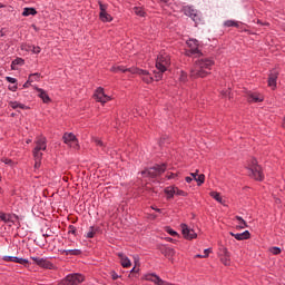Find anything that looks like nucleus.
I'll use <instances>...</instances> for the list:
<instances>
[{
	"label": "nucleus",
	"mask_w": 285,
	"mask_h": 285,
	"mask_svg": "<svg viewBox=\"0 0 285 285\" xmlns=\"http://www.w3.org/2000/svg\"><path fill=\"white\" fill-rule=\"evenodd\" d=\"M165 230L168 233V235H171V237H179V234L170 227H166Z\"/></svg>",
	"instance_id": "nucleus-35"
},
{
	"label": "nucleus",
	"mask_w": 285,
	"mask_h": 285,
	"mask_svg": "<svg viewBox=\"0 0 285 285\" xmlns=\"http://www.w3.org/2000/svg\"><path fill=\"white\" fill-rule=\"evenodd\" d=\"M41 77L40 73H32L29 76V81L32 82V81H39V78Z\"/></svg>",
	"instance_id": "nucleus-37"
},
{
	"label": "nucleus",
	"mask_w": 285,
	"mask_h": 285,
	"mask_svg": "<svg viewBox=\"0 0 285 285\" xmlns=\"http://www.w3.org/2000/svg\"><path fill=\"white\" fill-rule=\"evenodd\" d=\"M92 141L96 144V146H99L100 148H104V141L99 138H92Z\"/></svg>",
	"instance_id": "nucleus-39"
},
{
	"label": "nucleus",
	"mask_w": 285,
	"mask_h": 285,
	"mask_svg": "<svg viewBox=\"0 0 285 285\" xmlns=\"http://www.w3.org/2000/svg\"><path fill=\"white\" fill-rule=\"evenodd\" d=\"M238 226H244V224L240 223V225H238Z\"/></svg>",
	"instance_id": "nucleus-60"
},
{
	"label": "nucleus",
	"mask_w": 285,
	"mask_h": 285,
	"mask_svg": "<svg viewBox=\"0 0 285 285\" xmlns=\"http://www.w3.org/2000/svg\"><path fill=\"white\" fill-rule=\"evenodd\" d=\"M10 107H11L13 110H17V108H19V102H17V101L10 102Z\"/></svg>",
	"instance_id": "nucleus-44"
},
{
	"label": "nucleus",
	"mask_w": 285,
	"mask_h": 285,
	"mask_svg": "<svg viewBox=\"0 0 285 285\" xmlns=\"http://www.w3.org/2000/svg\"><path fill=\"white\" fill-rule=\"evenodd\" d=\"M3 262H14L16 264H21L22 266H28L30 263L26 258H19L17 256H3Z\"/></svg>",
	"instance_id": "nucleus-16"
},
{
	"label": "nucleus",
	"mask_w": 285,
	"mask_h": 285,
	"mask_svg": "<svg viewBox=\"0 0 285 285\" xmlns=\"http://www.w3.org/2000/svg\"><path fill=\"white\" fill-rule=\"evenodd\" d=\"M210 197H213V199H216V202H218L219 204H222V195H219V193H217V191H212V193H210Z\"/></svg>",
	"instance_id": "nucleus-33"
},
{
	"label": "nucleus",
	"mask_w": 285,
	"mask_h": 285,
	"mask_svg": "<svg viewBox=\"0 0 285 285\" xmlns=\"http://www.w3.org/2000/svg\"><path fill=\"white\" fill-rule=\"evenodd\" d=\"M97 234V229L95 227H89V233H87L86 237L88 239H92V237H95V235Z\"/></svg>",
	"instance_id": "nucleus-31"
},
{
	"label": "nucleus",
	"mask_w": 285,
	"mask_h": 285,
	"mask_svg": "<svg viewBox=\"0 0 285 285\" xmlns=\"http://www.w3.org/2000/svg\"><path fill=\"white\" fill-rule=\"evenodd\" d=\"M165 193L167 195V199H173V197H175V187L165 188Z\"/></svg>",
	"instance_id": "nucleus-25"
},
{
	"label": "nucleus",
	"mask_w": 285,
	"mask_h": 285,
	"mask_svg": "<svg viewBox=\"0 0 285 285\" xmlns=\"http://www.w3.org/2000/svg\"><path fill=\"white\" fill-rule=\"evenodd\" d=\"M110 277H111L114 281H116V279H119L120 276L118 275L117 272L111 271V272H110Z\"/></svg>",
	"instance_id": "nucleus-42"
},
{
	"label": "nucleus",
	"mask_w": 285,
	"mask_h": 285,
	"mask_svg": "<svg viewBox=\"0 0 285 285\" xmlns=\"http://www.w3.org/2000/svg\"><path fill=\"white\" fill-rule=\"evenodd\" d=\"M215 66V60L210 58H200L198 59L193 68L190 69V78L191 79H199L207 77L209 73L208 70Z\"/></svg>",
	"instance_id": "nucleus-1"
},
{
	"label": "nucleus",
	"mask_w": 285,
	"mask_h": 285,
	"mask_svg": "<svg viewBox=\"0 0 285 285\" xmlns=\"http://www.w3.org/2000/svg\"><path fill=\"white\" fill-rule=\"evenodd\" d=\"M28 52H33V55H39L41 52V47L28 46Z\"/></svg>",
	"instance_id": "nucleus-29"
},
{
	"label": "nucleus",
	"mask_w": 285,
	"mask_h": 285,
	"mask_svg": "<svg viewBox=\"0 0 285 285\" xmlns=\"http://www.w3.org/2000/svg\"><path fill=\"white\" fill-rule=\"evenodd\" d=\"M163 3H168L170 0H160Z\"/></svg>",
	"instance_id": "nucleus-54"
},
{
	"label": "nucleus",
	"mask_w": 285,
	"mask_h": 285,
	"mask_svg": "<svg viewBox=\"0 0 285 285\" xmlns=\"http://www.w3.org/2000/svg\"><path fill=\"white\" fill-rule=\"evenodd\" d=\"M175 177V174H173L171 176H169V179H173Z\"/></svg>",
	"instance_id": "nucleus-58"
},
{
	"label": "nucleus",
	"mask_w": 285,
	"mask_h": 285,
	"mask_svg": "<svg viewBox=\"0 0 285 285\" xmlns=\"http://www.w3.org/2000/svg\"><path fill=\"white\" fill-rule=\"evenodd\" d=\"M277 77H279V72L277 70H272L268 76V86L272 90H275L277 88Z\"/></svg>",
	"instance_id": "nucleus-14"
},
{
	"label": "nucleus",
	"mask_w": 285,
	"mask_h": 285,
	"mask_svg": "<svg viewBox=\"0 0 285 285\" xmlns=\"http://www.w3.org/2000/svg\"><path fill=\"white\" fill-rule=\"evenodd\" d=\"M14 66H23V59L18 58V59L13 60L11 63L12 70H14Z\"/></svg>",
	"instance_id": "nucleus-34"
},
{
	"label": "nucleus",
	"mask_w": 285,
	"mask_h": 285,
	"mask_svg": "<svg viewBox=\"0 0 285 285\" xmlns=\"http://www.w3.org/2000/svg\"><path fill=\"white\" fill-rule=\"evenodd\" d=\"M175 195H178V196H185L186 195V191L184 190H180L179 188L175 187Z\"/></svg>",
	"instance_id": "nucleus-41"
},
{
	"label": "nucleus",
	"mask_w": 285,
	"mask_h": 285,
	"mask_svg": "<svg viewBox=\"0 0 285 285\" xmlns=\"http://www.w3.org/2000/svg\"><path fill=\"white\" fill-rule=\"evenodd\" d=\"M165 257H175V250L170 247H167L163 250Z\"/></svg>",
	"instance_id": "nucleus-28"
},
{
	"label": "nucleus",
	"mask_w": 285,
	"mask_h": 285,
	"mask_svg": "<svg viewBox=\"0 0 285 285\" xmlns=\"http://www.w3.org/2000/svg\"><path fill=\"white\" fill-rule=\"evenodd\" d=\"M163 173H166V165H156L154 167H150L147 170L141 171V175L145 177H159V175H163Z\"/></svg>",
	"instance_id": "nucleus-7"
},
{
	"label": "nucleus",
	"mask_w": 285,
	"mask_h": 285,
	"mask_svg": "<svg viewBox=\"0 0 285 285\" xmlns=\"http://www.w3.org/2000/svg\"><path fill=\"white\" fill-rule=\"evenodd\" d=\"M269 252L272 253V255H279V253H282V249L279 247H272L269 248Z\"/></svg>",
	"instance_id": "nucleus-38"
},
{
	"label": "nucleus",
	"mask_w": 285,
	"mask_h": 285,
	"mask_svg": "<svg viewBox=\"0 0 285 285\" xmlns=\"http://www.w3.org/2000/svg\"><path fill=\"white\" fill-rule=\"evenodd\" d=\"M188 50L187 55L188 57H202V51L199 50V41L197 39H189L187 41Z\"/></svg>",
	"instance_id": "nucleus-8"
},
{
	"label": "nucleus",
	"mask_w": 285,
	"mask_h": 285,
	"mask_svg": "<svg viewBox=\"0 0 285 285\" xmlns=\"http://www.w3.org/2000/svg\"><path fill=\"white\" fill-rule=\"evenodd\" d=\"M248 170H249V176H252L253 179H256V181L264 180V173L262 171V167L257 165V159L252 158L249 160Z\"/></svg>",
	"instance_id": "nucleus-4"
},
{
	"label": "nucleus",
	"mask_w": 285,
	"mask_h": 285,
	"mask_svg": "<svg viewBox=\"0 0 285 285\" xmlns=\"http://www.w3.org/2000/svg\"><path fill=\"white\" fill-rule=\"evenodd\" d=\"M111 70L112 72H130L131 75H139L142 81H145V83H153V81H157L155 79V73L153 76L147 70L139 69L137 67L127 68V69L124 67H114Z\"/></svg>",
	"instance_id": "nucleus-3"
},
{
	"label": "nucleus",
	"mask_w": 285,
	"mask_h": 285,
	"mask_svg": "<svg viewBox=\"0 0 285 285\" xmlns=\"http://www.w3.org/2000/svg\"><path fill=\"white\" fill-rule=\"evenodd\" d=\"M198 174H199V170H196L195 173H191L190 176L191 178L197 179V177L199 176Z\"/></svg>",
	"instance_id": "nucleus-46"
},
{
	"label": "nucleus",
	"mask_w": 285,
	"mask_h": 285,
	"mask_svg": "<svg viewBox=\"0 0 285 285\" xmlns=\"http://www.w3.org/2000/svg\"><path fill=\"white\" fill-rule=\"evenodd\" d=\"M131 273H139V269H138L137 267H134V268L131 269Z\"/></svg>",
	"instance_id": "nucleus-51"
},
{
	"label": "nucleus",
	"mask_w": 285,
	"mask_h": 285,
	"mask_svg": "<svg viewBox=\"0 0 285 285\" xmlns=\"http://www.w3.org/2000/svg\"><path fill=\"white\" fill-rule=\"evenodd\" d=\"M18 108H20L21 110H24L26 105H23V104H21V102H18Z\"/></svg>",
	"instance_id": "nucleus-47"
},
{
	"label": "nucleus",
	"mask_w": 285,
	"mask_h": 285,
	"mask_svg": "<svg viewBox=\"0 0 285 285\" xmlns=\"http://www.w3.org/2000/svg\"><path fill=\"white\" fill-rule=\"evenodd\" d=\"M196 257H200V258H202V257H204V255H199V254H198V255H196Z\"/></svg>",
	"instance_id": "nucleus-59"
},
{
	"label": "nucleus",
	"mask_w": 285,
	"mask_h": 285,
	"mask_svg": "<svg viewBox=\"0 0 285 285\" xmlns=\"http://www.w3.org/2000/svg\"><path fill=\"white\" fill-rule=\"evenodd\" d=\"M180 228H181V233H183V236L185 237V239H196L197 233H195L194 229H190L188 227V225L181 224Z\"/></svg>",
	"instance_id": "nucleus-13"
},
{
	"label": "nucleus",
	"mask_w": 285,
	"mask_h": 285,
	"mask_svg": "<svg viewBox=\"0 0 285 285\" xmlns=\"http://www.w3.org/2000/svg\"><path fill=\"white\" fill-rule=\"evenodd\" d=\"M180 81H186V73H181V76H180Z\"/></svg>",
	"instance_id": "nucleus-49"
},
{
	"label": "nucleus",
	"mask_w": 285,
	"mask_h": 285,
	"mask_svg": "<svg viewBox=\"0 0 285 285\" xmlns=\"http://www.w3.org/2000/svg\"><path fill=\"white\" fill-rule=\"evenodd\" d=\"M166 141V138H161L160 144H164Z\"/></svg>",
	"instance_id": "nucleus-57"
},
{
	"label": "nucleus",
	"mask_w": 285,
	"mask_h": 285,
	"mask_svg": "<svg viewBox=\"0 0 285 285\" xmlns=\"http://www.w3.org/2000/svg\"><path fill=\"white\" fill-rule=\"evenodd\" d=\"M99 8H100V21H104V23H109V21H112V16H110V13H108V4H104L101 2H99Z\"/></svg>",
	"instance_id": "nucleus-10"
},
{
	"label": "nucleus",
	"mask_w": 285,
	"mask_h": 285,
	"mask_svg": "<svg viewBox=\"0 0 285 285\" xmlns=\"http://www.w3.org/2000/svg\"><path fill=\"white\" fill-rule=\"evenodd\" d=\"M9 90H12V92H14V90H17V86L9 88Z\"/></svg>",
	"instance_id": "nucleus-52"
},
{
	"label": "nucleus",
	"mask_w": 285,
	"mask_h": 285,
	"mask_svg": "<svg viewBox=\"0 0 285 285\" xmlns=\"http://www.w3.org/2000/svg\"><path fill=\"white\" fill-rule=\"evenodd\" d=\"M70 228H71L70 233L75 234L76 230H77V229L75 228V226H70Z\"/></svg>",
	"instance_id": "nucleus-50"
},
{
	"label": "nucleus",
	"mask_w": 285,
	"mask_h": 285,
	"mask_svg": "<svg viewBox=\"0 0 285 285\" xmlns=\"http://www.w3.org/2000/svg\"><path fill=\"white\" fill-rule=\"evenodd\" d=\"M95 99L100 104H108V101H110V96L106 95L104 88L99 87L95 92Z\"/></svg>",
	"instance_id": "nucleus-12"
},
{
	"label": "nucleus",
	"mask_w": 285,
	"mask_h": 285,
	"mask_svg": "<svg viewBox=\"0 0 285 285\" xmlns=\"http://www.w3.org/2000/svg\"><path fill=\"white\" fill-rule=\"evenodd\" d=\"M144 277L147 282H153L157 285H168V283L161 279L157 274H146Z\"/></svg>",
	"instance_id": "nucleus-15"
},
{
	"label": "nucleus",
	"mask_w": 285,
	"mask_h": 285,
	"mask_svg": "<svg viewBox=\"0 0 285 285\" xmlns=\"http://www.w3.org/2000/svg\"><path fill=\"white\" fill-rule=\"evenodd\" d=\"M6 80L9 82V83H17V80L12 77H7Z\"/></svg>",
	"instance_id": "nucleus-45"
},
{
	"label": "nucleus",
	"mask_w": 285,
	"mask_h": 285,
	"mask_svg": "<svg viewBox=\"0 0 285 285\" xmlns=\"http://www.w3.org/2000/svg\"><path fill=\"white\" fill-rule=\"evenodd\" d=\"M185 14L187 17H190L191 19H195V17H197V12L195 11V9H193L190 7L185 8Z\"/></svg>",
	"instance_id": "nucleus-24"
},
{
	"label": "nucleus",
	"mask_w": 285,
	"mask_h": 285,
	"mask_svg": "<svg viewBox=\"0 0 285 285\" xmlns=\"http://www.w3.org/2000/svg\"><path fill=\"white\" fill-rule=\"evenodd\" d=\"M35 145L36 147L33 148V151H32L33 157L39 159L40 157H43V153H41V150L46 151L48 148L47 140L45 137H39L35 140Z\"/></svg>",
	"instance_id": "nucleus-6"
},
{
	"label": "nucleus",
	"mask_w": 285,
	"mask_h": 285,
	"mask_svg": "<svg viewBox=\"0 0 285 285\" xmlns=\"http://www.w3.org/2000/svg\"><path fill=\"white\" fill-rule=\"evenodd\" d=\"M37 14V9L35 8H24L22 12V17H35Z\"/></svg>",
	"instance_id": "nucleus-22"
},
{
	"label": "nucleus",
	"mask_w": 285,
	"mask_h": 285,
	"mask_svg": "<svg viewBox=\"0 0 285 285\" xmlns=\"http://www.w3.org/2000/svg\"><path fill=\"white\" fill-rule=\"evenodd\" d=\"M134 12L137 14V17H146V11H144V8L141 7H134Z\"/></svg>",
	"instance_id": "nucleus-26"
},
{
	"label": "nucleus",
	"mask_w": 285,
	"mask_h": 285,
	"mask_svg": "<svg viewBox=\"0 0 285 285\" xmlns=\"http://www.w3.org/2000/svg\"><path fill=\"white\" fill-rule=\"evenodd\" d=\"M62 139L65 144H67V146H70V148H79V140L77 139V136H75V134L67 132L63 135Z\"/></svg>",
	"instance_id": "nucleus-9"
},
{
	"label": "nucleus",
	"mask_w": 285,
	"mask_h": 285,
	"mask_svg": "<svg viewBox=\"0 0 285 285\" xmlns=\"http://www.w3.org/2000/svg\"><path fill=\"white\" fill-rule=\"evenodd\" d=\"M224 26H226V28H237V26H239V22H236L235 20H227L224 22Z\"/></svg>",
	"instance_id": "nucleus-30"
},
{
	"label": "nucleus",
	"mask_w": 285,
	"mask_h": 285,
	"mask_svg": "<svg viewBox=\"0 0 285 285\" xmlns=\"http://www.w3.org/2000/svg\"><path fill=\"white\" fill-rule=\"evenodd\" d=\"M193 177H190V176H187L186 178H185V180L187 181V184H190V181H193Z\"/></svg>",
	"instance_id": "nucleus-48"
},
{
	"label": "nucleus",
	"mask_w": 285,
	"mask_h": 285,
	"mask_svg": "<svg viewBox=\"0 0 285 285\" xmlns=\"http://www.w3.org/2000/svg\"><path fill=\"white\" fill-rule=\"evenodd\" d=\"M37 92H38V97H40V99H42L43 104H49L50 96H48L46 90L38 88Z\"/></svg>",
	"instance_id": "nucleus-20"
},
{
	"label": "nucleus",
	"mask_w": 285,
	"mask_h": 285,
	"mask_svg": "<svg viewBox=\"0 0 285 285\" xmlns=\"http://www.w3.org/2000/svg\"><path fill=\"white\" fill-rule=\"evenodd\" d=\"M66 255H81L80 249H67L65 250Z\"/></svg>",
	"instance_id": "nucleus-36"
},
{
	"label": "nucleus",
	"mask_w": 285,
	"mask_h": 285,
	"mask_svg": "<svg viewBox=\"0 0 285 285\" xmlns=\"http://www.w3.org/2000/svg\"><path fill=\"white\" fill-rule=\"evenodd\" d=\"M210 253H213V250H212L210 248L205 249V250H204L203 258L208 257V255H210Z\"/></svg>",
	"instance_id": "nucleus-43"
},
{
	"label": "nucleus",
	"mask_w": 285,
	"mask_h": 285,
	"mask_svg": "<svg viewBox=\"0 0 285 285\" xmlns=\"http://www.w3.org/2000/svg\"><path fill=\"white\" fill-rule=\"evenodd\" d=\"M236 219L239 224H243V226H236V230H244V228H248V224H246V220H244L242 216H236Z\"/></svg>",
	"instance_id": "nucleus-23"
},
{
	"label": "nucleus",
	"mask_w": 285,
	"mask_h": 285,
	"mask_svg": "<svg viewBox=\"0 0 285 285\" xmlns=\"http://www.w3.org/2000/svg\"><path fill=\"white\" fill-rule=\"evenodd\" d=\"M167 242H175V239L168 237V238H167Z\"/></svg>",
	"instance_id": "nucleus-55"
},
{
	"label": "nucleus",
	"mask_w": 285,
	"mask_h": 285,
	"mask_svg": "<svg viewBox=\"0 0 285 285\" xmlns=\"http://www.w3.org/2000/svg\"><path fill=\"white\" fill-rule=\"evenodd\" d=\"M195 181H197L198 186H202V184H204V181H206V176L204 174H200L196 177Z\"/></svg>",
	"instance_id": "nucleus-32"
},
{
	"label": "nucleus",
	"mask_w": 285,
	"mask_h": 285,
	"mask_svg": "<svg viewBox=\"0 0 285 285\" xmlns=\"http://www.w3.org/2000/svg\"><path fill=\"white\" fill-rule=\"evenodd\" d=\"M118 257L120 259L122 268H130L132 266V263H130V258L126 256L124 253H118Z\"/></svg>",
	"instance_id": "nucleus-18"
},
{
	"label": "nucleus",
	"mask_w": 285,
	"mask_h": 285,
	"mask_svg": "<svg viewBox=\"0 0 285 285\" xmlns=\"http://www.w3.org/2000/svg\"><path fill=\"white\" fill-rule=\"evenodd\" d=\"M168 68H170V56L161 51L156 59V70L158 71H154L155 80L161 81L164 79V72H166Z\"/></svg>",
	"instance_id": "nucleus-2"
},
{
	"label": "nucleus",
	"mask_w": 285,
	"mask_h": 285,
	"mask_svg": "<svg viewBox=\"0 0 285 285\" xmlns=\"http://www.w3.org/2000/svg\"><path fill=\"white\" fill-rule=\"evenodd\" d=\"M247 100L249 101V104H259L264 101V96H262V94H255V92L248 94Z\"/></svg>",
	"instance_id": "nucleus-17"
},
{
	"label": "nucleus",
	"mask_w": 285,
	"mask_h": 285,
	"mask_svg": "<svg viewBox=\"0 0 285 285\" xmlns=\"http://www.w3.org/2000/svg\"><path fill=\"white\" fill-rule=\"evenodd\" d=\"M30 81L28 80L26 83H24V88H28V83H29Z\"/></svg>",
	"instance_id": "nucleus-56"
},
{
	"label": "nucleus",
	"mask_w": 285,
	"mask_h": 285,
	"mask_svg": "<svg viewBox=\"0 0 285 285\" xmlns=\"http://www.w3.org/2000/svg\"><path fill=\"white\" fill-rule=\"evenodd\" d=\"M0 219L8 224L9 222H12V216L10 214L0 213Z\"/></svg>",
	"instance_id": "nucleus-27"
},
{
	"label": "nucleus",
	"mask_w": 285,
	"mask_h": 285,
	"mask_svg": "<svg viewBox=\"0 0 285 285\" xmlns=\"http://www.w3.org/2000/svg\"><path fill=\"white\" fill-rule=\"evenodd\" d=\"M229 235L232 237H235V239H237L238 242H243V239H249L250 238V232H248V230H245L240 234H235V233L230 232Z\"/></svg>",
	"instance_id": "nucleus-19"
},
{
	"label": "nucleus",
	"mask_w": 285,
	"mask_h": 285,
	"mask_svg": "<svg viewBox=\"0 0 285 285\" xmlns=\"http://www.w3.org/2000/svg\"><path fill=\"white\" fill-rule=\"evenodd\" d=\"M31 259H32V262H35V264H37L41 268H48L49 271H52V268H55V265L46 258L31 257Z\"/></svg>",
	"instance_id": "nucleus-11"
},
{
	"label": "nucleus",
	"mask_w": 285,
	"mask_h": 285,
	"mask_svg": "<svg viewBox=\"0 0 285 285\" xmlns=\"http://www.w3.org/2000/svg\"><path fill=\"white\" fill-rule=\"evenodd\" d=\"M33 159L36 161L35 163V168H40L42 157H40V158L33 157Z\"/></svg>",
	"instance_id": "nucleus-40"
},
{
	"label": "nucleus",
	"mask_w": 285,
	"mask_h": 285,
	"mask_svg": "<svg viewBox=\"0 0 285 285\" xmlns=\"http://www.w3.org/2000/svg\"><path fill=\"white\" fill-rule=\"evenodd\" d=\"M154 210H156V213H161V209L159 208H154Z\"/></svg>",
	"instance_id": "nucleus-53"
},
{
	"label": "nucleus",
	"mask_w": 285,
	"mask_h": 285,
	"mask_svg": "<svg viewBox=\"0 0 285 285\" xmlns=\"http://www.w3.org/2000/svg\"><path fill=\"white\" fill-rule=\"evenodd\" d=\"M86 279L85 275H81L79 273H73L67 275L62 281L58 283V285H79L83 283Z\"/></svg>",
	"instance_id": "nucleus-5"
},
{
	"label": "nucleus",
	"mask_w": 285,
	"mask_h": 285,
	"mask_svg": "<svg viewBox=\"0 0 285 285\" xmlns=\"http://www.w3.org/2000/svg\"><path fill=\"white\" fill-rule=\"evenodd\" d=\"M222 264H224L225 266H229L230 265V253L228 252V249H224V256L220 258Z\"/></svg>",
	"instance_id": "nucleus-21"
}]
</instances>
